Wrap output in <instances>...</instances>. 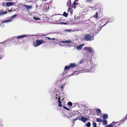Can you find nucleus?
<instances>
[{
	"mask_svg": "<svg viewBox=\"0 0 127 127\" xmlns=\"http://www.w3.org/2000/svg\"><path fill=\"white\" fill-rule=\"evenodd\" d=\"M96 121L98 122H102V120L100 118H96Z\"/></svg>",
	"mask_w": 127,
	"mask_h": 127,
	"instance_id": "obj_27",
	"label": "nucleus"
},
{
	"mask_svg": "<svg viewBox=\"0 0 127 127\" xmlns=\"http://www.w3.org/2000/svg\"><path fill=\"white\" fill-rule=\"evenodd\" d=\"M36 42L33 43V45L36 47L38 46L41 44L43 43L44 41L42 40H37L36 41Z\"/></svg>",
	"mask_w": 127,
	"mask_h": 127,
	"instance_id": "obj_1",
	"label": "nucleus"
},
{
	"mask_svg": "<svg viewBox=\"0 0 127 127\" xmlns=\"http://www.w3.org/2000/svg\"><path fill=\"white\" fill-rule=\"evenodd\" d=\"M72 9V8H70V10H68V12H69V11H70V14L71 15L72 14L73 12V11L72 10H71Z\"/></svg>",
	"mask_w": 127,
	"mask_h": 127,
	"instance_id": "obj_36",
	"label": "nucleus"
},
{
	"mask_svg": "<svg viewBox=\"0 0 127 127\" xmlns=\"http://www.w3.org/2000/svg\"><path fill=\"white\" fill-rule=\"evenodd\" d=\"M67 105L71 106L72 105V103L70 102H69L67 103Z\"/></svg>",
	"mask_w": 127,
	"mask_h": 127,
	"instance_id": "obj_33",
	"label": "nucleus"
},
{
	"mask_svg": "<svg viewBox=\"0 0 127 127\" xmlns=\"http://www.w3.org/2000/svg\"><path fill=\"white\" fill-rule=\"evenodd\" d=\"M30 35H19L17 36L16 38V39H21L22 38H23L25 37H27V36L29 37Z\"/></svg>",
	"mask_w": 127,
	"mask_h": 127,
	"instance_id": "obj_5",
	"label": "nucleus"
},
{
	"mask_svg": "<svg viewBox=\"0 0 127 127\" xmlns=\"http://www.w3.org/2000/svg\"><path fill=\"white\" fill-rule=\"evenodd\" d=\"M79 18V17L78 16H77V17L76 18V19H78Z\"/></svg>",
	"mask_w": 127,
	"mask_h": 127,
	"instance_id": "obj_49",
	"label": "nucleus"
},
{
	"mask_svg": "<svg viewBox=\"0 0 127 127\" xmlns=\"http://www.w3.org/2000/svg\"><path fill=\"white\" fill-rule=\"evenodd\" d=\"M62 23V24H65L67 23H65V22H61V23Z\"/></svg>",
	"mask_w": 127,
	"mask_h": 127,
	"instance_id": "obj_48",
	"label": "nucleus"
},
{
	"mask_svg": "<svg viewBox=\"0 0 127 127\" xmlns=\"http://www.w3.org/2000/svg\"><path fill=\"white\" fill-rule=\"evenodd\" d=\"M86 126L88 127H90L91 125V124L90 122H88L86 125Z\"/></svg>",
	"mask_w": 127,
	"mask_h": 127,
	"instance_id": "obj_25",
	"label": "nucleus"
},
{
	"mask_svg": "<svg viewBox=\"0 0 127 127\" xmlns=\"http://www.w3.org/2000/svg\"><path fill=\"white\" fill-rule=\"evenodd\" d=\"M76 18V17L75 16V17H74V18Z\"/></svg>",
	"mask_w": 127,
	"mask_h": 127,
	"instance_id": "obj_63",
	"label": "nucleus"
},
{
	"mask_svg": "<svg viewBox=\"0 0 127 127\" xmlns=\"http://www.w3.org/2000/svg\"><path fill=\"white\" fill-rule=\"evenodd\" d=\"M17 15H14L13 16H12L10 18H12V19H14V18L16 17Z\"/></svg>",
	"mask_w": 127,
	"mask_h": 127,
	"instance_id": "obj_39",
	"label": "nucleus"
},
{
	"mask_svg": "<svg viewBox=\"0 0 127 127\" xmlns=\"http://www.w3.org/2000/svg\"><path fill=\"white\" fill-rule=\"evenodd\" d=\"M74 30H72L71 29H70L69 30H64L63 31H64V32H73L74 31Z\"/></svg>",
	"mask_w": 127,
	"mask_h": 127,
	"instance_id": "obj_16",
	"label": "nucleus"
},
{
	"mask_svg": "<svg viewBox=\"0 0 127 127\" xmlns=\"http://www.w3.org/2000/svg\"><path fill=\"white\" fill-rule=\"evenodd\" d=\"M96 112L98 114H100L101 113V110L99 109H96Z\"/></svg>",
	"mask_w": 127,
	"mask_h": 127,
	"instance_id": "obj_24",
	"label": "nucleus"
},
{
	"mask_svg": "<svg viewBox=\"0 0 127 127\" xmlns=\"http://www.w3.org/2000/svg\"><path fill=\"white\" fill-rule=\"evenodd\" d=\"M3 126L2 123L0 122V127H2Z\"/></svg>",
	"mask_w": 127,
	"mask_h": 127,
	"instance_id": "obj_45",
	"label": "nucleus"
},
{
	"mask_svg": "<svg viewBox=\"0 0 127 127\" xmlns=\"http://www.w3.org/2000/svg\"><path fill=\"white\" fill-rule=\"evenodd\" d=\"M72 116H71V115H70V116H68V117H72Z\"/></svg>",
	"mask_w": 127,
	"mask_h": 127,
	"instance_id": "obj_60",
	"label": "nucleus"
},
{
	"mask_svg": "<svg viewBox=\"0 0 127 127\" xmlns=\"http://www.w3.org/2000/svg\"><path fill=\"white\" fill-rule=\"evenodd\" d=\"M73 6H74V9H75V5H73Z\"/></svg>",
	"mask_w": 127,
	"mask_h": 127,
	"instance_id": "obj_55",
	"label": "nucleus"
},
{
	"mask_svg": "<svg viewBox=\"0 0 127 127\" xmlns=\"http://www.w3.org/2000/svg\"><path fill=\"white\" fill-rule=\"evenodd\" d=\"M61 88H62H62H63V87H62Z\"/></svg>",
	"mask_w": 127,
	"mask_h": 127,
	"instance_id": "obj_62",
	"label": "nucleus"
},
{
	"mask_svg": "<svg viewBox=\"0 0 127 127\" xmlns=\"http://www.w3.org/2000/svg\"><path fill=\"white\" fill-rule=\"evenodd\" d=\"M92 36L89 34H87L84 36V38L86 41H91L92 39Z\"/></svg>",
	"mask_w": 127,
	"mask_h": 127,
	"instance_id": "obj_2",
	"label": "nucleus"
},
{
	"mask_svg": "<svg viewBox=\"0 0 127 127\" xmlns=\"http://www.w3.org/2000/svg\"><path fill=\"white\" fill-rule=\"evenodd\" d=\"M72 75V74H70L68 76V77H70Z\"/></svg>",
	"mask_w": 127,
	"mask_h": 127,
	"instance_id": "obj_52",
	"label": "nucleus"
},
{
	"mask_svg": "<svg viewBox=\"0 0 127 127\" xmlns=\"http://www.w3.org/2000/svg\"><path fill=\"white\" fill-rule=\"evenodd\" d=\"M107 19V18H105L104 19H102V21H103L104 20H106Z\"/></svg>",
	"mask_w": 127,
	"mask_h": 127,
	"instance_id": "obj_47",
	"label": "nucleus"
},
{
	"mask_svg": "<svg viewBox=\"0 0 127 127\" xmlns=\"http://www.w3.org/2000/svg\"><path fill=\"white\" fill-rule=\"evenodd\" d=\"M93 0H87L86 1V2L89 3H91L93 2Z\"/></svg>",
	"mask_w": 127,
	"mask_h": 127,
	"instance_id": "obj_38",
	"label": "nucleus"
},
{
	"mask_svg": "<svg viewBox=\"0 0 127 127\" xmlns=\"http://www.w3.org/2000/svg\"><path fill=\"white\" fill-rule=\"evenodd\" d=\"M51 39L52 40H55L56 41L57 40L55 38H51Z\"/></svg>",
	"mask_w": 127,
	"mask_h": 127,
	"instance_id": "obj_50",
	"label": "nucleus"
},
{
	"mask_svg": "<svg viewBox=\"0 0 127 127\" xmlns=\"http://www.w3.org/2000/svg\"><path fill=\"white\" fill-rule=\"evenodd\" d=\"M38 6V5H36V7H37Z\"/></svg>",
	"mask_w": 127,
	"mask_h": 127,
	"instance_id": "obj_59",
	"label": "nucleus"
},
{
	"mask_svg": "<svg viewBox=\"0 0 127 127\" xmlns=\"http://www.w3.org/2000/svg\"><path fill=\"white\" fill-rule=\"evenodd\" d=\"M6 5L7 6H10L14 5L15 3L13 2H8L6 3Z\"/></svg>",
	"mask_w": 127,
	"mask_h": 127,
	"instance_id": "obj_9",
	"label": "nucleus"
},
{
	"mask_svg": "<svg viewBox=\"0 0 127 127\" xmlns=\"http://www.w3.org/2000/svg\"><path fill=\"white\" fill-rule=\"evenodd\" d=\"M63 15L65 17H67V14L65 12H64L63 13Z\"/></svg>",
	"mask_w": 127,
	"mask_h": 127,
	"instance_id": "obj_32",
	"label": "nucleus"
},
{
	"mask_svg": "<svg viewBox=\"0 0 127 127\" xmlns=\"http://www.w3.org/2000/svg\"><path fill=\"white\" fill-rule=\"evenodd\" d=\"M103 125H105L107 123V120H104L102 122Z\"/></svg>",
	"mask_w": 127,
	"mask_h": 127,
	"instance_id": "obj_20",
	"label": "nucleus"
},
{
	"mask_svg": "<svg viewBox=\"0 0 127 127\" xmlns=\"http://www.w3.org/2000/svg\"><path fill=\"white\" fill-rule=\"evenodd\" d=\"M107 21H108V20H110V18H108L107 19Z\"/></svg>",
	"mask_w": 127,
	"mask_h": 127,
	"instance_id": "obj_51",
	"label": "nucleus"
},
{
	"mask_svg": "<svg viewBox=\"0 0 127 127\" xmlns=\"http://www.w3.org/2000/svg\"><path fill=\"white\" fill-rule=\"evenodd\" d=\"M45 38H46V39H47L48 40H51V38L48 37H45Z\"/></svg>",
	"mask_w": 127,
	"mask_h": 127,
	"instance_id": "obj_42",
	"label": "nucleus"
},
{
	"mask_svg": "<svg viewBox=\"0 0 127 127\" xmlns=\"http://www.w3.org/2000/svg\"><path fill=\"white\" fill-rule=\"evenodd\" d=\"M4 48L2 47H0V59L2 58L4 55Z\"/></svg>",
	"mask_w": 127,
	"mask_h": 127,
	"instance_id": "obj_3",
	"label": "nucleus"
},
{
	"mask_svg": "<svg viewBox=\"0 0 127 127\" xmlns=\"http://www.w3.org/2000/svg\"><path fill=\"white\" fill-rule=\"evenodd\" d=\"M19 41V40H18V41H17V42H18V43H19V42H18V41Z\"/></svg>",
	"mask_w": 127,
	"mask_h": 127,
	"instance_id": "obj_61",
	"label": "nucleus"
},
{
	"mask_svg": "<svg viewBox=\"0 0 127 127\" xmlns=\"http://www.w3.org/2000/svg\"><path fill=\"white\" fill-rule=\"evenodd\" d=\"M3 23H1L0 24V26L1 27H3L4 26Z\"/></svg>",
	"mask_w": 127,
	"mask_h": 127,
	"instance_id": "obj_41",
	"label": "nucleus"
},
{
	"mask_svg": "<svg viewBox=\"0 0 127 127\" xmlns=\"http://www.w3.org/2000/svg\"><path fill=\"white\" fill-rule=\"evenodd\" d=\"M23 6L25 7L27 10L31 9L32 8V6L27 5L26 4L23 5Z\"/></svg>",
	"mask_w": 127,
	"mask_h": 127,
	"instance_id": "obj_8",
	"label": "nucleus"
},
{
	"mask_svg": "<svg viewBox=\"0 0 127 127\" xmlns=\"http://www.w3.org/2000/svg\"><path fill=\"white\" fill-rule=\"evenodd\" d=\"M84 62V60L82 59L81 61L79 62V64H82Z\"/></svg>",
	"mask_w": 127,
	"mask_h": 127,
	"instance_id": "obj_37",
	"label": "nucleus"
},
{
	"mask_svg": "<svg viewBox=\"0 0 127 127\" xmlns=\"http://www.w3.org/2000/svg\"><path fill=\"white\" fill-rule=\"evenodd\" d=\"M78 4V3L74 2L73 4V5H77Z\"/></svg>",
	"mask_w": 127,
	"mask_h": 127,
	"instance_id": "obj_46",
	"label": "nucleus"
},
{
	"mask_svg": "<svg viewBox=\"0 0 127 127\" xmlns=\"http://www.w3.org/2000/svg\"><path fill=\"white\" fill-rule=\"evenodd\" d=\"M84 48L87 50L88 51V52L89 53L93 51L92 48L91 47H85Z\"/></svg>",
	"mask_w": 127,
	"mask_h": 127,
	"instance_id": "obj_10",
	"label": "nucleus"
},
{
	"mask_svg": "<svg viewBox=\"0 0 127 127\" xmlns=\"http://www.w3.org/2000/svg\"><path fill=\"white\" fill-rule=\"evenodd\" d=\"M94 17H95L96 18H98V14L97 12H96L95 15L94 16Z\"/></svg>",
	"mask_w": 127,
	"mask_h": 127,
	"instance_id": "obj_34",
	"label": "nucleus"
},
{
	"mask_svg": "<svg viewBox=\"0 0 127 127\" xmlns=\"http://www.w3.org/2000/svg\"><path fill=\"white\" fill-rule=\"evenodd\" d=\"M92 8L93 10H95L97 9H98V6H94L92 7H90Z\"/></svg>",
	"mask_w": 127,
	"mask_h": 127,
	"instance_id": "obj_17",
	"label": "nucleus"
},
{
	"mask_svg": "<svg viewBox=\"0 0 127 127\" xmlns=\"http://www.w3.org/2000/svg\"><path fill=\"white\" fill-rule=\"evenodd\" d=\"M55 97L57 100H61L62 101L63 99V98H62V97L60 95H59L56 94Z\"/></svg>",
	"mask_w": 127,
	"mask_h": 127,
	"instance_id": "obj_6",
	"label": "nucleus"
},
{
	"mask_svg": "<svg viewBox=\"0 0 127 127\" xmlns=\"http://www.w3.org/2000/svg\"><path fill=\"white\" fill-rule=\"evenodd\" d=\"M71 44V45H74V44Z\"/></svg>",
	"mask_w": 127,
	"mask_h": 127,
	"instance_id": "obj_64",
	"label": "nucleus"
},
{
	"mask_svg": "<svg viewBox=\"0 0 127 127\" xmlns=\"http://www.w3.org/2000/svg\"><path fill=\"white\" fill-rule=\"evenodd\" d=\"M81 120L84 123H85L86 121L88 120V119L82 116L80 118Z\"/></svg>",
	"mask_w": 127,
	"mask_h": 127,
	"instance_id": "obj_11",
	"label": "nucleus"
},
{
	"mask_svg": "<svg viewBox=\"0 0 127 127\" xmlns=\"http://www.w3.org/2000/svg\"><path fill=\"white\" fill-rule=\"evenodd\" d=\"M84 45V44H82L76 47V48L78 50H80L82 49V47Z\"/></svg>",
	"mask_w": 127,
	"mask_h": 127,
	"instance_id": "obj_12",
	"label": "nucleus"
},
{
	"mask_svg": "<svg viewBox=\"0 0 127 127\" xmlns=\"http://www.w3.org/2000/svg\"><path fill=\"white\" fill-rule=\"evenodd\" d=\"M63 41H60V42L59 45L61 46H63L64 45V43H65V42H63Z\"/></svg>",
	"mask_w": 127,
	"mask_h": 127,
	"instance_id": "obj_26",
	"label": "nucleus"
},
{
	"mask_svg": "<svg viewBox=\"0 0 127 127\" xmlns=\"http://www.w3.org/2000/svg\"><path fill=\"white\" fill-rule=\"evenodd\" d=\"M113 20V19H110V20H109L110 21H111Z\"/></svg>",
	"mask_w": 127,
	"mask_h": 127,
	"instance_id": "obj_53",
	"label": "nucleus"
},
{
	"mask_svg": "<svg viewBox=\"0 0 127 127\" xmlns=\"http://www.w3.org/2000/svg\"><path fill=\"white\" fill-rule=\"evenodd\" d=\"M66 73H67L66 71H65H65L64 70V72H63V75H64Z\"/></svg>",
	"mask_w": 127,
	"mask_h": 127,
	"instance_id": "obj_44",
	"label": "nucleus"
},
{
	"mask_svg": "<svg viewBox=\"0 0 127 127\" xmlns=\"http://www.w3.org/2000/svg\"><path fill=\"white\" fill-rule=\"evenodd\" d=\"M7 13V12H5L4 11H0V16H2Z\"/></svg>",
	"mask_w": 127,
	"mask_h": 127,
	"instance_id": "obj_18",
	"label": "nucleus"
},
{
	"mask_svg": "<svg viewBox=\"0 0 127 127\" xmlns=\"http://www.w3.org/2000/svg\"><path fill=\"white\" fill-rule=\"evenodd\" d=\"M63 108L65 109L68 111H69L70 110L69 109L67 108L66 107V106L64 105L63 106Z\"/></svg>",
	"mask_w": 127,
	"mask_h": 127,
	"instance_id": "obj_35",
	"label": "nucleus"
},
{
	"mask_svg": "<svg viewBox=\"0 0 127 127\" xmlns=\"http://www.w3.org/2000/svg\"><path fill=\"white\" fill-rule=\"evenodd\" d=\"M78 0H75V1H76V2H78Z\"/></svg>",
	"mask_w": 127,
	"mask_h": 127,
	"instance_id": "obj_56",
	"label": "nucleus"
},
{
	"mask_svg": "<svg viewBox=\"0 0 127 127\" xmlns=\"http://www.w3.org/2000/svg\"><path fill=\"white\" fill-rule=\"evenodd\" d=\"M92 125L93 126V127H97L96 123L94 122H93Z\"/></svg>",
	"mask_w": 127,
	"mask_h": 127,
	"instance_id": "obj_29",
	"label": "nucleus"
},
{
	"mask_svg": "<svg viewBox=\"0 0 127 127\" xmlns=\"http://www.w3.org/2000/svg\"><path fill=\"white\" fill-rule=\"evenodd\" d=\"M116 123L114 122H113L112 123L108 125V126H106V127H112L113 125H114Z\"/></svg>",
	"mask_w": 127,
	"mask_h": 127,
	"instance_id": "obj_15",
	"label": "nucleus"
},
{
	"mask_svg": "<svg viewBox=\"0 0 127 127\" xmlns=\"http://www.w3.org/2000/svg\"><path fill=\"white\" fill-rule=\"evenodd\" d=\"M59 32H51V33L52 34H58L59 33Z\"/></svg>",
	"mask_w": 127,
	"mask_h": 127,
	"instance_id": "obj_40",
	"label": "nucleus"
},
{
	"mask_svg": "<svg viewBox=\"0 0 127 127\" xmlns=\"http://www.w3.org/2000/svg\"><path fill=\"white\" fill-rule=\"evenodd\" d=\"M113 22V20L111 21H107L106 22L105 24L104 25H103L102 26V27H104V26H105V25H106L108 23H109V22Z\"/></svg>",
	"mask_w": 127,
	"mask_h": 127,
	"instance_id": "obj_30",
	"label": "nucleus"
},
{
	"mask_svg": "<svg viewBox=\"0 0 127 127\" xmlns=\"http://www.w3.org/2000/svg\"><path fill=\"white\" fill-rule=\"evenodd\" d=\"M63 42H65V43H72V41L70 40H67L65 41H63Z\"/></svg>",
	"mask_w": 127,
	"mask_h": 127,
	"instance_id": "obj_21",
	"label": "nucleus"
},
{
	"mask_svg": "<svg viewBox=\"0 0 127 127\" xmlns=\"http://www.w3.org/2000/svg\"><path fill=\"white\" fill-rule=\"evenodd\" d=\"M78 119V118H76L75 119H74L73 120V122H75L76 120H77Z\"/></svg>",
	"mask_w": 127,
	"mask_h": 127,
	"instance_id": "obj_43",
	"label": "nucleus"
},
{
	"mask_svg": "<svg viewBox=\"0 0 127 127\" xmlns=\"http://www.w3.org/2000/svg\"><path fill=\"white\" fill-rule=\"evenodd\" d=\"M76 64L74 63H70V64L69 66H70V68H73L76 66Z\"/></svg>",
	"mask_w": 127,
	"mask_h": 127,
	"instance_id": "obj_14",
	"label": "nucleus"
},
{
	"mask_svg": "<svg viewBox=\"0 0 127 127\" xmlns=\"http://www.w3.org/2000/svg\"><path fill=\"white\" fill-rule=\"evenodd\" d=\"M12 21V20L11 19H7L4 21H2L3 23H8L11 22Z\"/></svg>",
	"mask_w": 127,
	"mask_h": 127,
	"instance_id": "obj_13",
	"label": "nucleus"
},
{
	"mask_svg": "<svg viewBox=\"0 0 127 127\" xmlns=\"http://www.w3.org/2000/svg\"><path fill=\"white\" fill-rule=\"evenodd\" d=\"M61 100H58V106L60 107H61L62 106V104H61L62 102L61 101H60Z\"/></svg>",
	"mask_w": 127,
	"mask_h": 127,
	"instance_id": "obj_22",
	"label": "nucleus"
},
{
	"mask_svg": "<svg viewBox=\"0 0 127 127\" xmlns=\"http://www.w3.org/2000/svg\"><path fill=\"white\" fill-rule=\"evenodd\" d=\"M103 118L104 119H106L108 118V115L106 114H105L103 116Z\"/></svg>",
	"mask_w": 127,
	"mask_h": 127,
	"instance_id": "obj_19",
	"label": "nucleus"
},
{
	"mask_svg": "<svg viewBox=\"0 0 127 127\" xmlns=\"http://www.w3.org/2000/svg\"><path fill=\"white\" fill-rule=\"evenodd\" d=\"M70 68L69 65L68 66H65L64 70L65 71L66 70H67Z\"/></svg>",
	"mask_w": 127,
	"mask_h": 127,
	"instance_id": "obj_23",
	"label": "nucleus"
},
{
	"mask_svg": "<svg viewBox=\"0 0 127 127\" xmlns=\"http://www.w3.org/2000/svg\"><path fill=\"white\" fill-rule=\"evenodd\" d=\"M91 56H94V54H91Z\"/></svg>",
	"mask_w": 127,
	"mask_h": 127,
	"instance_id": "obj_54",
	"label": "nucleus"
},
{
	"mask_svg": "<svg viewBox=\"0 0 127 127\" xmlns=\"http://www.w3.org/2000/svg\"><path fill=\"white\" fill-rule=\"evenodd\" d=\"M96 65L95 64L91 68H90L89 70L90 71L89 72H94L95 69V67H96ZM87 71V72H88Z\"/></svg>",
	"mask_w": 127,
	"mask_h": 127,
	"instance_id": "obj_7",
	"label": "nucleus"
},
{
	"mask_svg": "<svg viewBox=\"0 0 127 127\" xmlns=\"http://www.w3.org/2000/svg\"><path fill=\"white\" fill-rule=\"evenodd\" d=\"M102 27H102V26L100 27H99V28L97 30V31H96V32H99V31H100Z\"/></svg>",
	"mask_w": 127,
	"mask_h": 127,
	"instance_id": "obj_31",
	"label": "nucleus"
},
{
	"mask_svg": "<svg viewBox=\"0 0 127 127\" xmlns=\"http://www.w3.org/2000/svg\"><path fill=\"white\" fill-rule=\"evenodd\" d=\"M91 54H94V52H92V53Z\"/></svg>",
	"mask_w": 127,
	"mask_h": 127,
	"instance_id": "obj_57",
	"label": "nucleus"
},
{
	"mask_svg": "<svg viewBox=\"0 0 127 127\" xmlns=\"http://www.w3.org/2000/svg\"><path fill=\"white\" fill-rule=\"evenodd\" d=\"M33 18L34 19L36 20H39L40 19L39 18L35 16H33Z\"/></svg>",
	"mask_w": 127,
	"mask_h": 127,
	"instance_id": "obj_28",
	"label": "nucleus"
},
{
	"mask_svg": "<svg viewBox=\"0 0 127 127\" xmlns=\"http://www.w3.org/2000/svg\"><path fill=\"white\" fill-rule=\"evenodd\" d=\"M43 1H46V0H42Z\"/></svg>",
	"mask_w": 127,
	"mask_h": 127,
	"instance_id": "obj_58",
	"label": "nucleus"
},
{
	"mask_svg": "<svg viewBox=\"0 0 127 127\" xmlns=\"http://www.w3.org/2000/svg\"><path fill=\"white\" fill-rule=\"evenodd\" d=\"M71 0H70L68 1L67 2V5L68 6V10H70V8H73V5H71Z\"/></svg>",
	"mask_w": 127,
	"mask_h": 127,
	"instance_id": "obj_4",
	"label": "nucleus"
}]
</instances>
